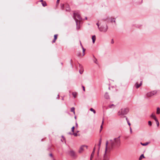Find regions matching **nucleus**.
<instances>
[{
  "mask_svg": "<svg viewBox=\"0 0 160 160\" xmlns=\"http://www.w3.org/2000/svg\"><path fill=\"white\" fill-rule=\"evenodd\" d=\"M85 19H86V20H87V17H86V18H85Z\"/></svg>",
  "mask_w": 160,
  "mask_h": 160,
  "instance_id": "obj_45",
  "label": "nucleus"
},
{
  "mask_svg": "<svg viewBox=\"0 0 160 160\" xmlns=\"http://www.w3.org/2000/svg\"><path fill=\"white\" fill-rule=\"evenodd\" d=\"M140 82L139 84L138 82H137L135 84V85L136 88H139L142 84V80L141 79H140Z\"/></svg>",
  "mask_w": 160,
  "mask_h": 160,
  "instance_id": "obj_5",
  "label": "nucleus"
},
{
  "mask_svg": "<svg viewBox=\"0 0 160 160\" xmlns=\"http://www.w3.org/2000/svg\"><path fill=\"white\" fill-rule=\"evenodd\" d=\"M96 24H97V25L98 26V28H99L100 27H99V24L98 22H97Z\"/></svg>",
  "mask_w": 160,
  "mask_h": 160,
  "instance_id": "obj_33",
  "label": "nucleus"
},
{
  "mask_svg": "<svg viewBox=\"0 0 160 160\" xmlns=\"http://www.w3.org/2000/svg\"><path fill=\"white\" fill-rule=\"evenodd\" d=\"M49 156L52 157V158H53V155L52 153H51L49 154Z\"/></svg>",
  "mask_w": 160,
  "mask_h": 160,
  "instance_id": "obj_30",
  "label": "nucleus"
},
{
  "mask_svg": "<svg viewBox=\"0 0 160 160\" xmlns=\"http://www.w3.org/2000/svg\"><path fill=\"white\" fill-rule=\"evenodd\" d=\"M104 97L107 99H108L109 98V95L108 93L106 92L105 93L104 95Z\"/></svg>",
  "mask_w": 160,
  "mask_h": 160,
  "instance_id": "obj_11",
  "label": "nucleus"
},
{
  "mask_svg": "<svg viewBox=\"0 0 160 160\" xmlns=\"http://www.w3.org/2000/svg\"><path fill=\"white\" fill-rule=\"evenodd\" d=\"M111 22H112L113 21V20L112 19H111Z\"/></svg>",
  "mask_w": 160,
  "mask_h": 160,
  "instance_id": "obj_46",
  "label": "nucleus"
},
{
  "mask_svg": "<svg viewBox=\"0 0 160 160\" xmlns=\"http://www.w3.org/2000/svg\"><path fill=\"white\" fill-rule=\"evenodd\" d=\"M95 151V148L94 147L93 149V151H92V152L91 154V157H90L91 160H92V158L93 157Z\"/></svg>",
  "mask_w": 160,
  "mask_h": 160,
  "instance_id": "obj_7",
  "label": "nucleus"
},
{
  "mask_svg": "<svg viewBox=\"0 0 160 160\" xmlns=\"http://www.w3.org/2000/svg\"><path fill=\"white\" fill-rule=\"evenodd\" d=\"M82 88H83V91H85V87H84L83 86H82Z\"/></svg>",
  "mask_w": 160,
  "mask_h": 160,
  "instance_id": "obj_38",
  "label": "nucleus"
},
{
  "mask_svg": "<svg viewBox=\"0 0 160 160\" xmlns=\"http://www.w3.org/2000/svg\"><path fill=\"white\" fill-rule=\"evenodd\" d=\"M75 109L74 107H72L71 108V111L73 112L74 114H75Z\"/></svg>",
  "mask_w": 160,
  "mask_h": 160,
  "instance_id": "obj_17",
  "label": "nucleus"
},
{
  "mask_svg": "<svg viewBox=\"0 0 160 160\" xmlns=\"http://www.w3.org/2000/svg\"><path fill=\"white\" fill-rule=\"evenodd\" d=\"M58 35L57 34H55L54 35V38L53 40L52 41V43L55 42H56V40L57 38Z\"/></svg>",
  "mask_w": 160,
  "mask_h": 160,
  "instance_id": "obj_10",
  "label": "nucleus"
},
{
  "mask_svg": "<svg viewBox=\"0 0 160 160\" xmlns=\"http://www.w3.org/2000/svg\"><path fill=\"white\" fill-rule=\"evenodd\" d=\"M101 143V139H100V140H99V144H98V146H99V148L98 149H99L100 148Z\"/></svg>",
  "mask_w": 160,
  "mask_h": 160,
  "instance_id": "obj_27",
  "label": "nucleus"
},
{
  "mask_svg": "<svg viewBox=\"0 0 160 160\" xmlns=\"http://www.w3.org/2000/svg\"><path fill=\"white\" fill-rule=\"evenodd\" d=\"M60 9L62 10H64L65 9V7L64 6V4L63 3H61L60 5Z\"/></svg>",
  "mask_w": 160,
  "mask_h": 160,
  "instance_id": "obj_9",
  "label": "nucleus"
},
{
  "mask_svg": "<svg viewBox=\"0 0 160 160\" xmlns=\"http://www.w3.org/2000/svg\"><path fill=\"white\" fill-rule=\"evenodd\" d=\"M130 131H131V132L132 131V130H131V128L130 127Z\"/></svg>",
  "mask_w": 160,
  "mask_h": 160,
  "instance_id": "obj_44",
  "label": "nucleus"
},
{
  "mask_svg": "<svg viewBox=\"0 0 160 160\" xmlns=\"http://www.w3.org/2000/svg\"><path fill=\"white\" fill-rule=\"evenodd\" d=\"M156 122V123L157 125V127H158L159 126V122L158 121V120L157 118H155V120Z\"/></svg>",
  "mask_w": 160,
  "mask_h": 160,
  "instance_id": "obj_22",
  "label": "nucleus"
},
{
  "mask_svg": "<svg viewBox=\"0 0 160 160\" xmlns=\"http://www.w3.org/2000/svg\"><path fill=\"white\" fill-rule=\"evenodd\" d=\"M151 117H152L153 118V119L155 120V118H157L156 117L155 115L153 114H152L151 115Z\"/></svg>",
  "mask_w": 160,
  "mask_h": 160,
  "instance_id": "obj_25",
  "label": "nucleus"
},
{
  "mask_svg": "<svg viewBox=\"0 0 160 160\" xmlns=\"http://www.w3.org/2000/svg\"><path fill=\"white\" fill-rule=\"evenodd\" d=\"M150 121H148V124L149 125H150Z\"/></svg>",
  "mask_w": 160,
  "mask_h": 160,
  "instance_id": "obj_40",
  "label": "nucleus"
},
{
  "mask_svg": "<svg viewBox=\"0 0 160 160\" xmlns=\"http://www.w3.org/2000/svg\"><path fill=\"white\" fill-rule=\"evenodd\" d=\"M76 125H77H77H78V124H77V123H76Z\"/></svg>",
  "mask_w": 160,
  "mask_h": 160,
  "instance_id": "obj_49",
  "label": "nucleus"
},
{
  "mask_svg": "<svg viewBox=\"0 0 160 160\" xmlns=\"http://www.w3.org/2000/svg\"><path fill=\"white\" fill-rule=\"evenodd\" d=\"M65 9L66 10H69L70 9L69 6L68 5H66L65 6Z\"/></svg>",
  "mask_w": 160,
  "mask_h": 160,
  "instance_id": "obj_21",
  "label": "nucleus"
},
{
  "mask_svg": "<svg viewBox=\"0 0 160 160\" xmlns=\"http://www.w3.org/2000/svg\"><path fill=\"white\" fill-rule=\"evenodd\" d=\"M85 147H86V149H87L88 148V146H87L85 145H83L82 146L80 147V149L79 150V153L82 152L83 151L84 148Z\"/></svg>",
  "mask_w": 160,
  "mask_h": 160,
  "instance_id": "obj_6",
  "label": "nucleus"
},
{
  "mask_svg": "<svg viewBox=\"0 0 160 160\" xmlns=\"http://www.w3.org/2000/svg\"><path fill=\"white\" fill-rule=\"evenodd\" d=\"M157 92V91H153L152 92H151V96L154 95L156 94Z\"/></svg>",
  "mask_w": 160,
  "mask_h": 160,
  "instance_id": "obj_13",
  "label": "nucleus"
},
{
  "mask_svg": "<svg viewBox=\"0 0 160 160\" xmlns=\"http://www.w3.org/2000/svg\"><path fill=\"white\" fill-rule=\"evenodd\" d=\"M92 42L94 43L96 40V37L95 35L93 36L92 37Z\"/></svg>",
  "mask_w": 160,
  "mask_h": 160,
  "instance_id": "obj_15",
  "label": "nucleus"
},
{
  "mask_svg": "<svg viewBox=\"0 0 160 160\" xmlns=\"http://www.w3.org/2000/svg\"><path fill=\"white\" fill-rule=\"evenodd\" d=\"M94 62L96 63L97 64V61L96 59H95V60Z\"/></svg>",
  "mask_w": 160,
  "mask_h": 160,
  "instance_id": "obj_37",
  "label": "nucleus"
},
{
  "mask_svg": "<svg viewBox=\"0 0 160 160\" xmlns=\"http://www.w3.org/2000/svg\"><path fill=\"white\" fill-rule=\"evenodd\" d=\"M145 157H144V155L143 154H142L140 157L139 158V160H141L143 158H145Z\"/></svg>",
  "mask_w": 160,
  "mask_h": 160,
  "instance_id": "obj_18",
  "label": "nucleus"
},
{
  "mask_svg": "<svg viewBox=\"0 0 160 160\" xmlns=\"http://www.w3.org/2000/svg\"><path fill=\"white\" fill-rule=\"evenodd\" d=\"M73 135H74L75 136H78V134L77 133H75L74 132H73V133L72 134Z\"/></svg>",
  "mask_w": 160,
  "mask_h": 160,
  "instance_id": "obj_31",
  "label": "nucleus"
},
{
  "mask_svg": "<svg viewBox=\"0 0 160 160\" xmlns=\"http://www.w3.org/2000/svg\"><path fill=\"white\" fill-rule=\"evenodd\" d=\"M156 113L157 114H160V108H157Z\"/></svg>",
  "mask_w": 160,
  "mask_h": 160,
  "instance_id": "obj_20",
  "label": "nucleus"
},
{
  "mask_svg": "<svg viewBox=\"0 0 160 160\" xmlns=\"http://www.w3.org/2000/svg\"><path fill=\"white\" fill-rule=\"evenodd\" d=\"M60 0H57L56 2V7H57L58 6V5L59 2H60Z\"/></svg>",
  "mask_w": 160,
  "mask_h": 160,
  "instance_id": "obj_28",
  "label": "nucleus"
},
{
  "mask_svg": "<svg viewBox=\"0 0 160 160\" xmlns=\"http://www.w3.org/2000/svg\"><path fill=\"white\" fill-rule=\"evenodd\" d=\"M149 143H150V142H146L145 143H142L141 142L140 143L142 145V146H146V145H148V144Z\"/></svg>",
  "mask_w": 160,
  "mask_h": 160,
  "instance_id": "obj_16",
  "label": "nucleus"
},
{
  "mask_svg": "<svg viewBox=\"0 0 160 160\" xmlns=\"http://www.w3.org/2000/svg\"><path fill=\"white\" fill-rule=\"evenodd\" d=\"M68 134H72L71 132H69Z\"/></svg>",
  "mask_w": 160,
  "mask_h": 160,
  "instance_id": "obj_42",
  "label": "nucleus"
},
{
  "mask_svg": "<svg viewBox=\"0 0 160 160\" xmlns=\"http://www.w3.org/2000/svg\"><path fill=\"white\" fill-rule=\"evenodd\" d=\"M128 111L129 110L128 108H122L118 112V114L119 116L123 115L126 114Z\"/></svg>",
  "mask_w": 160,
  "mask_h": 160,
  "instance_id": "obj_3",
  "label": "nucleus"
},
{
  "mask_svg": "<svg viewBox=\"0 0 160 160\" xmlns=\"http://www.w3.org/2000/svg\"><path fill=\"white\" fill-rule=\"evenodd\" d=\"M104 122V119L103 118L102 122V124L100 126L101 129L100 130V132H101L102 128V125L103 124Z\"/></svg>",
  "mask_w": 160,
  "mask_h": 160,
  "instance_id": "obj_24",
  "label": "nucleus"
},
{
  "mask_svg": "<svg viewBox=\"0 0 160 160\" xmlns=\"http://www.w3.org/2000/svg\"><path fill=\"white\" fill-rule=\"evenodd\" d=\"M114 41H113V39H112V41H111V43L112 44H113V43H114Z\"/></svg>",
  "mask_w": 160,
  "mask_h": 160,
  "instance_id": "obj_35",
  "label": "nucleus"
},
{
  "mask_svg": "<svg viewBox=\"0 0 160 160\" xmlns=\"http://www.w3.org/2000/svg\"><path fill=\"white\" fill-rule=\"evenodd\" d=\"M42 5L43 7L46 6L47 5V4L45 2H42Z\"/></svg>",
  "mask_w": 160,
  "mask_h": 160,
  "instance_id": "obj_23",
  "label": "nucleus"
},
{
  "mask_svg": "<svg viewBox=\"0 0 160 160\" xmlns=\"http://www.w3.org/2000/svg\"><path fill=\"white\" fill-rule=\"evenodd\" d=\"M53 160H55V159L53 158Z\"/></svg>",
  "mask_w": 160,
  "mask_h": 160,
  "instance_id": "obj_47",
  "label": "nucleus"
},
{
  "mask_svg": "<svg viewBox=\"0 0 160 160\" xmlns=\"http://www.w3.org/2000/svg\"><path fill=\"white\" fill-rule=\"evenodd\" d=\"M109 144L110 146L108 147L109 149H111L114 147L119 146L120 144V137L115 138L113 140H110Z\"/></svg>",
  "mask_w": 160,
  "mask_h": 160,
  "instance_id": "obj_1",
  "label": "nucleus"
},
{
  "mask_svg": "<svg viewBox=\"0 0 160 160\" xmlns=\"http://www.w3.org/2000/svg\"><path fill=\"white\" fill-rule=\"evenodd\" d=\"M62 100H64V98H62Z\"/></svg>",
  "mask_w": 160,
  "mask_h": 160,
  "instance_id": "obj_48",
  "label": "nucleus"
},
{
  "mask_svg": "<svg viewBox=\"0 0 160 160\" xmlns=\"http://www.w3.org/2000/svg\"><path fill=\"white\" fill-rule=\"evenodd\" d=\"M80 44H81V46L82 47V52H83V55L82 56H83L85 55V49L83 48L81 42H80Z\"/></svg>",
  "mask_w": 160,
  "mask_h": 160,
  "instance_id": "obj_12",
  "label": "nucleus"
},
{
  "mask_svg": "<svg viewBox=\"0 0 160 160\" xmlns=\"http://www.w3.org/2000/svg\"><path fill=\"white\" fill-rule=\"evenodd\" d=\"M147 96L148 97H150V93H148L147 94Z\"/></svg>",
  "mask_w": 160,
  "mask_h": 160,
  "instance_id": "obj_32",
  "label": "nucleus"
},
{
  "mask_svg": "<svg viewBox=\"0 0 160 160\" xmlns=\"http://www.w3.org/2000/svg\"><path fill=\"white\" fill-rule=\"evenodd\" d=\"M82 72H83V71H81L80 70L79 71V72H80V73L81 74L82 73Z\"/></svg>",
  "mask_w": 160,
  "mask_h": 160,
  "instance_id": "obj_39",
  "label": "nucleus"
},
{
  "mask_svg": "<svg viewBox=\"0 0 160 160\" xmlns=\"http://www.w3.org/2000/svg\"><path fill=\"white\" fill-rule=\"evenodd\" d=\"M125 117H126V120L127 121V122H128V121H129L128 118L127 117H126V116H125Z\"/></svg>",
  "mask_w": 160,
  "mask_h": 160,
  "instance_id": "obj_36",
  "label": "nucleus"
},
{
  "mask_svg": "<svg viewBox=\"0 0 160 160\" xmlns=\"http://www.w3.org/2000/svg\"><path fill=\"white\" fill-rule=\"evenodd\" d=\"M108 29L107 25L105 24L104 26H101L99 28V30L101 32H105L107 31Z\"/></svg>",
  "mask_w": 160,
  "mask_h": 160,
  "instance_id": "obj_4",
  "label": "nucleus"
},
{
  "mask_svg": "<svg viewBox=\"0 0 160 160\" xmlns=\"http://www.w3.org/2000/svg\"><path fill=\"white\" fill-rule=\"evenodd\" d=\"M69 154L72 157H75V153L73 151H71L69 152Z\"/></svg>",
  "mask_w": 160,
  "mask_h": 160,
  "instance_id": "obj_8",
  "label": "nucleus"
},
{
  "mask_svg": "<svg viewBox=\"0 0 160 160\" xmlns=\"http://www.w3.org/2000/svg\"><path fill=\"white\" fill-rule=\"evenodd\" d=\"M73 18L76 21L77 26V28L78 29L80 28V22L79 20H81V16L78 13L74 12L73 14Z\"/></svg>",
  "mask_w": 160,
  "mask_h": 160,
  "instance_id": "obj_2",
  "label": "nucleus"
},
{
  "mask_svg": "<svg viewBox=\"0 0 160 160\" xmlns=\"http://www.w3.org/2000/svg\"><path fill=\"white\" fill-rule=\"evenodd\" d=\"M72 95L74 98H75L77 95V93L76 92H72Z\"/></svg>",
  "mask_w": 160,
  "mask_h": 160,
  "instance_id": "obj_19",
  "label": "nucleus"
},
{
  "mask_svg": "<svg viewBox=\"0 0 160 160\" xmlns=\"http://www.w3.org/2000/svg\"><path fill=\"white\" fill-rule=\"evenodd\" d=\"M90 110L94 114H95L96 113V111L92 108H91L90 109Z\"/></svg>",
  "mask_w": 160,
  "mask_h": 160,
  "instance_id": "obj_26",
  "label": "nucleus"
},
{
  "mask_svg": "<svg viewBox=\"0 0 160 160\" xmlns=\"http://www.w3.org/2000/svg\"><path fill=\"white\" fill-rule=\"evenodd\" d=\"M40 1L41 2H43V0H41Z\"/></svg>",
  "mask_w": 160,
  "mask_h": 160,
  "instance_id": "obj_43",
  "label": "nucleus"
},
{
  "mask_svg": "<svg viewBox=\"0 0 160 160\" xmlns=\"http://www.w3.org/2000/svg\"><path fill=\"white\" fill-rule=\"evenodd\" d=\"M113 22L115 23H116V21L115 20H113Z\"/></svg>",
  "mask_w": 160,
  "mask_h": 160,
  "instance_id": "obj_41",
  "label": "nucleus"
},
{
  "mask_svg": "<svg viewBox=\"0 0 160 160\" xmlns=\"http://www.w3.org/2000/svg\"><path fill=\"white\" fill-rule=\"evenodd\" d=\"M116 105H114L113 104H111L109 105L108 106V107L110 108H114L115 107V106H116Z\"/></svg>",
  "mask_w": 160,
  "mask_h": 160,
  "instance_id": "obj_14",
  "label": "nucleus"
},
{
  "mask_svg": "<svg viewBox=\"0 0 160 160\" xmlns=\"http://www.w3.org/2000/svg\"><path fill=\"white\" fill-rule=\"evenodd\" d=\"M74 128H75V127L74 126H73L72 128V132H74Z\"/></svg>",
  "mask_w": 160,
  "mask_h": 160,
  "instance_id": "obj_29",
  "label": "nucleus"
},
{
  "mask_svg": "<svg viewBox=\"0 0 160 160\" xmlns=\"http://www.w3.org/2000/svg\"><path fill=\"white\" fill-rule=\"evenodd\" d=\"M150 125H151V126L152 125V123H151V124H150Z\"/></svg>",
  "mask_w": 160,
  "mask_h": 160,
  "instance_id": "obj_50",
  "label": "nucleus"
},
{
  "mask_svg": "<svg viewBox=\"0 0 160 160\" xmlns=\"http://www.w3.org/2000/svg\"><path fill=\"white\" fill-rule=\"evenodd\" d=\"M127 123H128V125L129 126H130V125H131V124H130V122H129V121H128V122H127Z\"/></svg>",
  "mask_w": 160,
  "mask_h": 160,
  "instance_id": "obj_34",
  "label": "nucleus"
}]
</instances>
